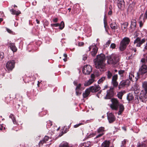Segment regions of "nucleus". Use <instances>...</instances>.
<instances>
[{"instance_id":"0eeeda50","label":"nucleus","mask_w":147,"mask_h":147,"mask_svg":"<svg viewBox=\"0 0 147 147\" xmlns=\"http://www.w3.org/2000/svg\"><path fill=\"white\" fill-rule=\"evenodd\" d=\"M15 62L13 60H10L7 62L6 64V67L8 71H11L15 67Z\"/></svg>"},{"instance_id":"ddd939ff","label":"nucleus","mask_w":147,"mask_h":147,"mask_svg":"<svg viewBox=\"0 0 147 147\" xmlns=\"http://www.w3.org/2000/svg\"><path fill=\"white\" fill-rule=\"evenodd\" d=\"M107 116L108 119L110 123H113L115 120L116 118L112 113L107 114Z\"/></svg>"},{"instance_id":"e433bc0d","label":"nucleus","mask_w":147,"mask_h":147,"mask_svg":"<svg viewBox=\"0 0 147 147\" xmlns=\"http://www.w3.org/2000/svg\"><path fill=\"white\" fill-rule=\"evenodd\" d=\"M142 63H147V54L146 56H144V58L142 59L141 61Z\"/></svg>"},{"instance_id":"39448f33","label":"nucleus","mask_w":147,"mask_h":147,"mask_svg":"<svg viewBox=\"0 0 147 147\" xmlns=\"http://www.w3.org/2000/svg\"><path fill=\"white\" fill-rule=\"evenodd\" d=\"M130 39L128 37H124L121 41L120 44L119 49L121 51H124L130 42Z\"/></svg>"},{"instance_id":"8fccbe9b","label":"nucleus","mask_w":147,"mask_h":147,"mask_svg":"<svg viewBox=\"0 0 147 147\" xmlns=\"http://www.w3.org/2000/svg\"><path fill=\"white\" fill-rule=\"evenodd\" d=\"M104 27L105 29H106L107 27H108L107 25V22L105 18L104 19Z\"/></svg>"},{"instance_id":"aec40b11","label":"nucleus","mask_w":147,"mask_h":147,"mask_svg":"<svg viewBox=\"0 0 147 147\" xmlns=\"http://www.w3.org/2000/svg\"><path fill=\"white\" fill-rule=\"evenodd\" d=\"M91 144V143L90 142H85L83 143H81L79 147H88Z\"/></svg>"},{"instance_id":"338daca9","label":"nucleus","mask_w":147,"mask_h":147,"mask_svg":"<svg viewBox=\"0 0 147 147\" xmlns=\"http://www.w3.org/2000/svg\"><path fill=\"white\" fill-rule=\"evenodd\" d=\"M91 79L94 80L95 78V75L94 74H92L91 75Z\"/></svg>"},{"instance_id":"9d476101","label":"nucleus","mask_w":147,"mask_h":147,"mask_svg":"<svg viewBox=\"0 0 147 147\" xmlns=\"http://www.w3.org/2000/svg\"><path fill=\"white\" fill-rule=\"evenodd\" d=\"M114 95L113 89V88H111L109 90L107 91V94L104 98L105 99H110Z\"/></svg>"},{"instance_id":"f03ea898","label":"nucleus","mask_w":147,"mask_h":147,"mask_svg":"<svg viewBox=\"0 0 147 147\" xmlns=\"http://www.w3.org/2000/svg\"><path fill=\"white\" fill-rule=\"evenodd\" d=\"M107 62L109 64L115 65L118 63L120 58L118 55L115 53H113L111 55L107 56Z\"/></svg>"},{"instance_id":"5701e85b","label":"nucleus","mask_w":147,"mask_h":147,"mask_svg":"<svg viewBox=\"0 0 147 147\" xmlns=\"http://www.w3.org/2000/svg\"><path fill=\"white\" fill-rule=\"evenodd\" d=\"M110 142L109 141L105 140L101 144L102 147H109Z\"/></svg>"},{"instance_id":"f704fd0d","label":"nucleus","mask_w":147,"mask_h":147,"mask_svg":"<svg viewBox=\"0 0 147 147\" xmlns=\"http://www.w3.org/2000/svg\"><path fill=\"white\" fill-rule=\"evenodd\" d=\"M106 78V77H102L98 80V84H100L101 83H103V82L105 80Z\"/></svg>"},{"instance_id":"13d9d810","label":"nucleus","mask_w":147,"mask_h":147,"mask_svg":"<svg viewBox=\"0 0 147 147\" xmlns=\"http://www.w3.org/2000/svg\"><path fill=\"white\" fill-rule=\"evenodd\" d=\"M83 123H79L78 124H76V125H75L74 126V128H77L78 127H79L81 125H82L83 124Z\"/></svg>"},{"instance_id":"c9c22d12","label":"nucleus","mask_w":147,"mask_h":147,"mask_svg":"<svg viewBox=\"0 0 147 147\" xmlns=\"http://www.w3.org/2000/svg\"><path fill=\"white\" fill-rule=\"evenodd\" d=\"M59 29L60 30L63 29L65 26L64 23L63 21H62L60 24H59Z\"/></svg>"},{"instance_id":"c03bdc74","label":"nucleus","mask_w":147,"mask_h":147,"mask_svg":"<svg viewBox=\"0 0 147 147\" xmlns=\"http://www.w3.org/2000/svg\"><path fill=\"white\" fill-rule=\"evenodd\" d=\"M118 79V75L117 74H115L113 76L112 81H117Z\"/></svg>"},{"instance_id":"6e6d98bb","label":"nucleus","mask_w":147,"mask_h":147,"mask_svg":"<svg viewBox=\"0 0 147 147\" xmlns=\"http://www.w3.org/2000/svg\"><path fill=\"white\" fill-rule=\"evenodd\" d=\"M81 84H79L78 85H77L76 86V88L75 90L77 89H81Z\"/></svg>"},{"instance_id":"4c0bfd02","label":"nucleus","mask_w":147,"mask_h":147,"mask_svg":"<svg viewBox=\"0 0 147 147\" xmlns=\"http://www.w3.org/2000/svg\"><path fill=\"white\" fill-rule=\"evenodd\" d=\"M104 131L105 128L102 127H100L97 130V132L98 133L102 132Z\"/></svg>"},{"instance_id":"774afa93","label":"nucleus","mask_w":147,"mask_h":147,"mask_svg":"<svg viewBox=\"0 0 147 147\" xmlns=\"http://www.w3.org/2000/svg\"><path fill=\"white\" fill-rule=\"evenodd\" d=\"M7 31L9 33H11L13 32L12 31L9 29L7 28L6 29Z\"/></svg>"},{"instance_id":"bf43d9fd","label":"nucleus","mask_w":147,"mask_h":147,"mask_svg":"<svg viewBox=\"0 0 147 147\" xmlns=\"http://www.w3.org/2000/svg\"><path fill=\"white\" fill-rule=\"evenodd\" d=\"M84 45V43L83 42H79L78 43V45L79 46H83Z\"/></svg>"},{"instance_id":"7c9ffc66","label":"nucleus","mask_w":147,"mask_h":147,"mask_svg":"<svg viewBox=\"0 0 147 147\" xmlns=\"http://www.w3.org/2000/svg\"><path fill=\"white\" fill-rule=\"evenodd\" d=\"M94 80L91 79H89L87 82L84 83V86H88L92 83L94 82Z\"/></svg>"},{"instance_id":"a878e982","label":"nucleus","mask_w":147,"mask_h":147,"mask_svg":"<svg viewBox=\"0 0 147 147\" xmlns=\"http://www.w3.org/2000/svg\"><path fill=\"white\" fill-rule=\"evenodd\" d=\"M134 98V97L132 94L129 93L127 94V99L129 102L132 100Z\"/></svg>"},{"instance_id":"2eb2a0df","label":"nucleus","mask_w":147,"mask_h":147,"mask_svg":"<svg viewBox=\"0 0 147 147\" xmlns=\"http://www.w3.org/2000/svg\"><path fill=\"white\" fill-rule=\"evenodd\" d=\"M117 3L119 9H121L124 7L125 3L124 0H118Z\"/></svg>"},{"instance_id":"3c124183","label":"nucleus","mask_w":147,"mask_h":147,"mask_svg":"<svg viewBox=\"0 0 147 147\" xmlns=\"http://www.w3.org/2000/svg\"><path fill=\"white\" fill-rule=\"evenodd\" d=\"M68 131L67 130L66 131H62L61 133H60L59 135V136L60 137H61L62 136L63 134L66 133Z\"/></svg>"},{"instance_id":"f3484780","label":"nucleus","mask_w":147,"mask_h":147,"mask_svg":"<svg viewBox=\"0 0 147 147\" xmlns=\"http://www.w3.org/2000/svg\"><path fill=\"white\" fill-rule=\"evenodd\" d=\"M91 92L88 88L86 89L84 92L83 93V96L84 98H86L90 95Z\"/></svg>"},{"instance_id":"b1692460","label":"nucleus","mask_w":147,"mask_h":147,"mask_svg":"<svg viewBox=\"0 0 147 147\" xmlns=\"http://www.w3.org/2000/svg\"><path fill=\"white\" fill-rule=\"evenodd\" d=\"M110 26L112 29L115 30L117 29L118 27L115 22H113L110 24Z\"/></svg>"},{"instance_id":"423d86ee","label":"nucleus","mask_w":147,"mask_h":147,"mask_svg":"<svg viewBox=\"0 0 147 147\" xmlns=\"http://www.w3.org/2000/svg\"><path fill=\"white\" fill-rule=\"evenodd\" d=\"M112 103L110 105V107L113 110L117 111L118 109L120 104L117 99L113 98L111 99Z\"/></svg>"},{"instance_id":"603ef678","label":"nucleus","mask_w":147,"mask_h":147,"mask_svg":"<svg viewBox=\"0 0 147 147\" xmlns=\"http://www.w3.org/2000/svg\"><path fill=\"white\" fill-rule=\"evenodd\" d=\"M116 47V44L114 43L111 44L110 45V48L113 49H115Z\"/></svg>"},{"instance_id":"412c9836","label":"nucleus","mask_w":147,"mask_h":147,"mask_svg":"<svg viewBox=\"0 0 147 147\" xmlns=\"http://www.w3.org/2000/svg\"><path fill=\"white\" fill-rule=\"evenodd\" d=\"M119 111L118 113V115H120L123 111L124 109V107L123 105L120 104L119 105Z\"/></svg>"},{"instance_id":"4be33fe9","label":"nucleus","mask_w":147,"mask_h":147,"mask_svg":"<svg viewBox=\"0 0 147 147\" xmlns=\"http://www.w3.org/2000/svg\"><path fill=\"white\" fill-rule=\"evenodd\" d=\"M106 75L108 80L111 79L113 76L112 72L110 70H108L106 72Z\"/></svg>"},{"instance_id":"c85d7f7f","label":"nucleus","mask_w":147,"mask_h":147,"mask_svg":"<svg viewBox=\"0 0 147 147\" xmlns=\"http://www.w3.org/2000/svg\"><path fill=\"white\" fill-rule=\"evenodd\" d=\"M125 93V92L124 91H123L120 92L118 93L117 96L118 98L120 99H122V96Z\"/></svg>"},{"instance_id":"58836bf2","label":"nucleus","mask_w":147,"mask_h":147,"mask_svg":"<svg viewBox=\"0 0 147 147\" xmlns=\"http://www.w3.org/2000/svg\"><path fill=\"white\" fill-rule=\"evenodd\" d=\"M125 72V70H120L118 71V74L121 77H123V74Z\"/></svg>"},{"instance_id":"f257e3e1","label":"nucleus","mask_w":147,"mask_h":147,"mask_svg":"<svg viewBox=\"0 0 147 147\" xmlns=\"http://www.w3.org/2000/svg\"><path fill=\"white\" fill-rule=\"evenodd\" d=\"M105 56L104 54L101 53L97 56L95 59V67L96 68L99 69L101 71H104L105 68Z\"/></svg>"},{"instance_id":"49530a36","label":"nucleus","mask_w":147,"mask_h":147,"mask_svg":"<svg viewBox=\"0 0 147 147\" xmlns=\"http://www.w3.org/2000/svg\"><path fill=\"white\" fill-rule=\"evenodd\" d=\"M4 53L3 52H0V60H1L4 57Z\"/></svg>"},{"instance_id":"9b49d317","label":"nucleus","mask_w":147,"mask_h":147,"mask_svg":"<svg viewBox=\"0 0 147 147\" xmlns=\"http://www.w3.org/2000/svg\"><path fill=\"white\" fill-rule=\"evenodd\" d=\"M130 82V81L128 79L125 80H123L120 82L118 86L119 89L122 88L126 86H129Z\"/></svg>"},{"instance_id":"2f4dec72","label":"nucleus","mask_w":147,"mask_h":147,"mask_svg":"<svg viewBox=\"0 0 147 147\" xmlns=\"http://www.w3.org/2000/svg\"><path fill=\"white\" fill-rule=\"evenodd\" d=\"M59 147H69L68 143L64 142L61 143Z\"/></svg>"},{"instance_id":"a19ab883","label":"nucleus","mask_w":147,"mask_h":147,"mask_svg":"<svg viewBox=\"0 0 147 147\" xmlns=\"http://www.w3.org/2000/svg\"><path fill=\"white\" fill-rule=\"evenodd\" d=\"M137 147H146V146L144 143H138Z\"/></svg>"},{"instance_id":"680f3d73","label":"nucleus","mask_w":147,"mask_h":147,"mask_svg":"<svg viewBox=\"0 0 147 147\" xmlns=\"http://www.w3.org/2000/svg\"><path fill=\"white\" fill-rule=\"evenodd\" d=\"M147 18V8L146 10L145 13L144 15V17L143 18V20H144L146 19Z\"/></svg>"},{"instance_id":"de8ad7c7","label":"nucleus","mask_w":147,"mask_h":147,"mask_svg":"<svg viewBox=\"0 0 147 147\" xmlns=\"http://www.w3.org/2000/svg\"><path fill=\"white\" fill-rule=\"evenodd\" d=\"M81 89H77L75 90L76 91V95L78 96L79 95H80L81 94V92H80Z\"/></svg>"},{"instance_id":"69168bd1","label":"nucleus","mask_w":147,"mask_h":147,"mask_svg":"<svg viewBox=\"0 0 147 147\" xmlns=\"http://www.w3.org/2000/svg\"><path fill=\"white\" fill-rule=\"evenodd\" d=\"M104 134V133H102V134H100L98 135H97L96 136V138H98L100 137L101 136H103Z\"/></svg>"},{"instance_id":"473e14b6","label":"nucleus","mask_w":147,"mask_h":147,"mask_svg":"<svg viewBox=\"0 0 147 147\" xmlns=\"http://www.w3.org/2000/svg\"><path fill=\"white\" fill-rule=\"evenodd\" d=\"M9 117L12 119L14 124H17V122L16 121V118L13 114H11L9 116Z\"/></svg>"},{"instance_id":"09e8293b","label":"nucleus","mask_w":147,"mask_h":147,"mask_svg":"<svg viewBox=\"0 0 147 147\" xmlns=\"http://www.w3.org/2000/svg\"><path fill=\"white\" fill-rule=\"evenodd\" d=\"M145 19L144 20H143L144 22H143L142 21V20H140L139 22V26L140 27L142 28L144 22L145 21Z\"/></svg>"},{"instance_id":"cd10ccee","label":"nucleus","mask_w":147,"mask_h":147,"mask_svg":"<svg viewBox=\"0 0 147 147\" xmlns=\"http://www.w3.org/2000/svg\"><path fill=\"white\" fill-rule=\"evenodd\" d=\"M128 24L127 22H125L121 24V28L123 30H124L127 28Z\"/></svg>"},{"instance_id":"7ed1b4c3","label":"nucleus","mask_w":147,"mask_h":147,"mask_svg":"<svg viewBox=\"0 0 147 147\" xmlns=\"http://www.w3.org/2000/svg\"><path fill=\"white\" fill-rule=\"evenodd\" d=\"M138 78L142 77L145 79L147 77V66L145 64L142 65L139 69V71L137 72Z\"/></svg>"},{"instance_id":"864d4df0","label":"nucleus","mask_w":147,"mask_h":147,"mask_svg":"<svg viewBox=\"0 0 147 147\" xmlns=\"http://www.w3.org/2000/svg\"><path fill=\"white\" fill-rule=\"evenodd\" d=\"M63 56L65 58L63 59V60L64 61L66 62L67 61V54L64 53L63 54Z\"/></svg>"},{"instance_id":"052dcab7","label":"nucleus","mask_w":147,"mask_h":147,"mask_svg":"<svg viewBox=\"0 0 147 147\" xmlns=\"http://www.w3.org/2000/svg\"><path fill=\"white\" fill-rule=\"evenodd\" d=\"M59 23H56V24H51V26H55V27H57L59 26Z\"/></svg>"},{"instance_id":"6ab92c4d","label":"nucleus","mask_w":147,"mask_h":147,"mask_svg":"<svg viewBox=\"0 0 147 147\" xmlns=\"http://www.w3.org/2000/svg\"><path fill=\"white\" fill-rule=\"evenodd\" d=\"M9 46L13 52H16L17 51V49L16 47L15 43H10Z\"/></svg>"},{"instance_id":"5fc2aeb1","label":"nucleus","mask_w":147,"mask_h":147,"mask_svg":"<svg viewBox=\"0 0 147 147\" xmlns=\"http://www.w3.org/2000/svg\"><path fill=\"white\" fill-rule=\"evenodd\" d=\"M111 41L110 40H108V41L106 42V44L105 45V46L106 47H108L111 43Z\"/></svg>"},{"instance_id":"4d7b16f0","label":"nucleus","mask_w":147,"mask_h":147,"mask_svg":"<svg viewBox=\"0 0 147 147\" xmlns=\"http://www.w3.org/2000/svg\"><path fill=\"white\" fill-rule=\"evenodd\" d=\"M87 59V55L85 54L83 55L82 57V59L84 61H85Z\"/></svg>"},{"instance_id":"dca6fc26","label":"nucleus","mask_w":147,"mask_h":147,"mask_svg":"<svg viewBox=\"0 0 147 147\" xmlns=\"http://www.w3.org/2000/svg\"><path fill=\"white\" fill-rule=\"evenodd\" d=\"M50 138L47 136H46L42 139V140H40L39 143V146H41L44 144L46 143L48 141Z\"/></svg>"},{"instance_id":"bb28decb","label":"nucleus","mask_w":147,"mask_h":147,"mask_svg":"<svg viewBox=\"0 0 147 147\" xmlns=\"http://www.w3.org/2000/svg\"><path fill=\"white\" fill-rule=\"evenodd\" d=\"M142 87L145 92L147 94V82L144 81L142 82Z\"/></svg>"},{"instance_id":"393cba45","label":"nucleus","mask_w":147,"mask_h":147,"mask_svg":"<svg viewBox=\"0 0 147 147\" xmlns=\"http://www.w3.org/2000/svg\"><path fill=\"white\" fill-rule=\"evenodd\" d=\"M10 11L11 13V14L13 15H16L17 16L19 15L21 13V12L19 10L16 11L12 9L10 10Z\"/></svg>"},{"instance_id":"6e6552de","label":"nucleus","mask_w":147,"mask_h":147,"mask_svg":"<svg viewBox=\"0 0 147 147\" xmlns=\"http://www.w3.org/2000/svg\"><path fill=\"white\" fill-rule=\"evenodd\" d=\"M92 71V67L91 66L86 65L82 69V72L85 75H89Z\"/></svg>"},{"instance_id":"a18cd8bd","label":"nucleus","mask_w":147,"mask_h":147,"mask_svg":"<svg viewBox=\"0 0 147 147\" xmlns=\"http://www.w3.org/2000/svg\"><path fill=\"white\" fill-rule=\"evenodd\" d=\"M139 97L138 96L136 95L135 97V100L136 104H138L139 103Z\"/></svg>"},{"instance_id":"f8f14e48","label":"nucleus","mask_w":147,"mask_h":147,"mask_svg":"<svg viewBox=\"0 0 147 147\" xmlns=\"http://www.w3.org/2000/svg\"><path fill=\"white\" fill-rule=\"evenodd\" d=\"M101 88L99 85H94V86H90L89 89L91 92H96L100 90Z\"/></svg>"},{"instance_id":"72a5a7b5","label":"nucleus","mask_w":147,"mask_h":147,"mask_svg":"<svg viewBox=\"0 0 147 147\" xmlns=\"http://www.w3.org/2000/svg\"><path fill=\"white\" fill-rule=\"evenodd\" d=\"M140 91V88L139 86H136L134 88V93L136 94H138Z\"/></svg>"},{"instance_id":"20e7f679","label":"nucleus","mask_w":147,"mask_h":147,"mask_svg":"<svg viewBox=\"0 0 147 147\" xmlns=\"http://www.w3.org/2000/svg\"><path fill=\"white\" fill-rule=\"evenodd\" d=\"M146 42V43L144 45V49L147 50V40H146L145 38L141 39L140 37H137L134 40V44L136 45V47H140L141 45Z\"/></svg>"},{"instance_id":"79ce46f5","label":"nucleus","mask_w":147,"mask_h":147,"mask_svg":"<svg viewBox=\"0 0 147 147\" xmlns=\"http://www.w3.org/2000/svg\"><path fill=\"white\" fill-rule=\"evenodd\" d=\"M111 83L114 87H117L118 85V83L117 81H112Z\"/></svg>"},{"instance_id":"e2e57ef3","label":"nucleus","mask_w":147,"mask_h":147,"mask_svg":"<svg viewBox=\"0 0 147 147\" xmlns=\"http://www.w3.org/2000/svg\"><path fill=\"white\" fill-rule=\"evenodd\" d=\"M52 125V123L50 121L47 122V125L49 126H51Z\"/></svg>"},{"instance_id":"0e129e2a","label":"nucleus","mask_w":147,"mask_h":147,"mask_svg":"<svg viewBox=\"0 0 147 147\" xmlns=\"http://www.w3.org/2000/svg\"><path fill=\"white\" fill-rule=\"evenodd\" d=\"M3 124L0 125V130H5V127H4L3 129Z\"/></svg>"},{"instance_id":"a211bd4d","label":"nucleus","mask_w":147,"mask_h":147,"mask_svg":"<svg viewBox=\"0 0 147 147\" xmlns=\"http://www.w3.org/2000/svg\"><path fill=\"white\" fill-rule=\"evenodd\" d=\"M98 51V48L96 46L93 47L92 51L91 52V55L93 57L95 56Z\"/></svg>"},{"instance_id":"1a4fd4ad","label":"nucleus","mask_w":147,"mask_h":147,"mask_svg":"<svg viewBox=\"0 0 147 147\" xmlns=\"http://www.w3.org/2000/svg\"><path fill=\"white\" fill-rule=\"evenodd\" d=\"M139 97L142 102L146 103L147 100V94L142 90L141 91L140 95Z\"/></svg>"},{"instance_id":"4468645a","label":"nucleus","mask_w":147,"mask_h":147,"mask_svg":"<svg viewBox=\"0 0 147 147\" xmlns=\"http://www.w3.org/2000/svg\"><path fill=\"white\" fill-rule=\"evenodd\" d=\"M128 78L131 81H137L140 78H138V74L137 73V76L136 77H134V73L131 72L130 73L128 76Z\"/></svg>"},{"instance_id":"ea45409f","label":"nucleus","mask_w":147,"mask_h":147,"mask_svg":"<svg viewBox=\"0 0 147 147\" xmlns=\"http://www.w3.org/2000/svg\"><path fill=\"white\" fill-rule=\"evenodd\" d=\"M127 140L124 139L121 142V147H126V143Z\"/></svg>"},{"instance_id":"c756f323","label":"nucleus","mask_w":147,"mask_h":147,"mask_svg":"<svg viewBox=\"0 0 147 147\" xmlns=\"http://www.w3.org/2000/svg\"><path fill=\"white\" fill-rule=\"evenodd\" d=\"M136 20L134 19L131 21V25L130 27L131 28H135L136 27Z\"/></svg>"},{"instance_id":"37998d69","label":"nucleus","mask_w":147,"mask_h":147,"mask_svg":"<svg viewBox=\"0 0 147 147\" xmlns=\"http://www.w3.org/2000/svg\"><path fill=\"white\" fill-rule=\"evenodd\" d=\"M5 101L7 104H9V103H10L11 101V100H10L11 98L10 97H9V98L8 97H5Z\"/></svg>"}]
</instances>
